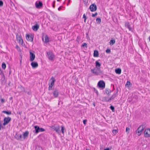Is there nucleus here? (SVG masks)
<instances>
[{
	"instance_id": "obj_1",
	"label": "nucleus",
	"mask_w": 150,
	"mask_h": 150,
	"mask_svg": "<svg viewBox=\"0 0 150 150\" xmlns=\"http://www.w3.org/2000/svg\"><path fill=\"white\" fill-rule=\"evenodd\" d=\"M145 127L143 125H141L138 127L136 131V133L138 136H140L142 134Z\"/></svg>"
},
{
	"instance_id": "obj_2",
	"label": "nucleus",
	"mask_w": 150,
	"mask_h": 150,
	"mask_svg": "<svg viewBox=\"0 0 150 150\" xmlns=\"http://www.w3.org/2000/svg\"><path fill=\"white\" fill-rule=\"evenodd\" d=\"M97 86H98L99 88H101L102 89H103L105 88V84L103 81L100 80L98 82Z\"/></svg>"
},
{
	"instance_id": "obj_3",
	"label": "nucleus",
	"mask_w": 150,
	"mask_h": 150,
	"mask_svg": "<svg viewBox=\"0 0 150 150\" xmlns=\"http://www.w3.org/2000/svg\"><path fill=\"white\" fill-rule=\"evenodd\" d=\"M34 128L35 130V133L36 134H37L40 132H43L45 131L44 129L42 128H40L38 126H35Z\"/></svg>"
},
{
	"instance_id": "obj_4",
	"label": "nucleus",
	"mask_w": 150,
	"mask_h": 150,
	"mask_svg": "<svg viewBox=\"0 0 150 150\" xmlns=\"http://www.w3.org/2000/svg\"><path fill=\"white\" fill-rule=\"evenodd\" d=\"M91 72L95 75H98L100 73V69L96 68H95L91 69Z\"/></svg>"
},
{
	"instance_id": "obj_5",
	"label": "nucleus",
	"mask_w": 150,
	"mask_h": 150,
	"mask_svg": "<svg viewBox=\"0 0 150 150\" xmlns=\"http://www.w3.org/2000/svg\"><path fill=\"white\" fill-rule=\"evenodd\" d=\"M49 59L51 61H53L54 56L53 53L50 51L47 52Z\"/></svg>"
},
{
	"instance_id": "obj_6",
	"label": "nucleus",
	"mask_w": 150,
	"mask_h": 150,
	"mask_svg": "<svg viewBox=\"0 0 150 150\" xmlns=\"http://www.w3.org/2000/svg\"><path fill=\"white\" fill-rule=\"evenodd\" d=\"M11 118L10 117H5L4 119V122L3 124V125H5L7 124L11 120Z\"/></svg>"
},
{
	"instance_id": "obj_7",
	"label": "nucleus",
	"mask_w": 150,
	"mask_h": 150,
	"mask_svg": "<svg viewBox=\"0 0 150 150\" xmlns=\"http://www.w3.org/2000/svg\"><path fill=\"white\" fill-rule=\"evenodd\" d=\"M89 8L91 11L93 12L95 11L97 9V6L95 4H93L90 5Z\"/></svg>"
},
{
	"instance_id": "obj_8",
	"label": "nucleus",
	"mask_w": 150,
	"mask_h": 150,
	"mask_svg": "<svg viewBox=\"0 0 150 150\" xmlns=\"http://www.w3.org/2000/svg\"><path fill=\"white\" fill-rule=\"evenodd\" d=\"M144 134L145 137H150V129H146L145 130Z\"/></svg>"
},
{
	"instance_id": "obj_9",
	"label": "nucleus",
	"mask_w": 150,
	"mask_h": 150,
	"mask_svg": "<svg viewBox=\"0 0 150 150\" xmlns=\"http://www.w3.org/2000/svg\"><path fill=\"white\" fill-rule=\"evenodd\" d=\"M52 129H54L57 133L59 134L60 132V127L59 126H53Z\"/></svg>"
},
{
	"instance_id": "obj_10",
	"label": "nucleus",
	"mask_w": 150,
	"mask_h": 150,
	"mask_svg": "<svg viewBox=\"0 0 150 150\" xmlns=\"http://www.w3.org/2000/svg\"><path fill=\"white\" fill-rule=\"evenodd\" d=\"M26 38L27 40L30 42H32L33 40V38L32 35H26Z\"/></svg>"
},
{
	"instance_id": "obj_11",
	"label": "nucleus",
	"mask_w": 150,
	"mask_h": 150,
	"mask_svg": "<svg viewBox=\"0 0 150 150\" xmlns=\"http://www.w3.org/2000/svg\"><path fill=\"white\" fill-rule=\"evenodd\" d=\"M118 92V90H117L116 93L115 92L111 96V97L108 100V101H109L111 100H113L117 96V93Z\"/></svg>"
},
{
	"instance_id": "obj_12",
	"label": "nucleus",
	"mask_w": 150,
	"mask_h": 150,
	"mask_svg": "<svg viewBox=\"0 0 150 150\" xmlns=\"http://www.w3.org/2000/svg\"><path fill=\"white\" fill-rule=\"evenodd\" d=\"M30 60L31 61H33L35 59V56L33 53L30 52Z\"/></svg>"
},
{
	"instance_id": "obj_13",
	"label": "nucleus",
	"mask_w": 150,
	"mask_h": 150,
	"mask_svg": "<svg viewBox=\"0 0 150 150\" xmlns=\"http://www.w3.org/2000/svg\"><path fill=\"white\" fill-rule=\"evenodd\" d=\"M39 28V26L38 24H36L35 25L32 27V29L34 31H37Z\"/></svg>"
},
{
	"instance_id": "obj_14",
	"label": "nucleus",
	"mask_w": 150,
	"mask_h": 150,
	"mask_svg": "<svg viewBox=\"0 0 150 150\" xmlns=\"http://www.w3.org/2000/svg\"><path fill=\"white\" fill-rule=\"evenodd\" d=\"M138 97L137 96L134 95L133 96V98L132 99V103H134L137 102L138 101Z\"/></svg>"
},
{
	"instance_id": "obj_15",
	"label": "nucleus",
	"mask_w": 150,
	"mask_h": 150,
	"mask_svg": "<svg viewBox=\"0 0 150 150\" xmlns=\"http://www.w3.org/2000/svg\"><path fill=\"white\" fill-rule=\"evenodd\" d=\"M31 65L33 68H35L38 67V63L36 62H32Z\"/></svg>"
},
{
	"instance_id": "obj_16",
	"label": "nucleus",
	"mask_w": 150,
	"mask_h": 150,
	"mask_svg": "<svg viewBox=\"0 0 150 150\" xmlns=\"http://www.w3.org/2000/svg\"><path fill=\"white\" fill-rule=\"evenodd\" d=\"M35 6L37 8H40L42 6V4L41 2L39 1L38 3L36 2L35 3Z\"/></svg>"
},
{
	"instance_id": "obj_17",
	"label": "nucleus",
	"mask_w": 150,
	"mask_h": 150,
	"mask_svg": "<svg viewBox=\"0 0 150 150\" xmlns=\"http://www.w3.org/2000/svg\"><path fill=\"white\" fill-rule=\"evenodd\" d=\"M53 94L55 98H57L58 96L59 92L58 90H54L53 92Z\"/></svg>"
},
{
	"instance_id": "obj_18",
	"label": "nucleus",
	"mask_w": 150,
	"mask_h": 150,
	"mask_svg": "<svg viewBox=\"0 0 150 150\" xmlns=\"http://www.w3.org/2000/svg\"><path fill=\"white\" fill-rule=\"evenodd\" d=\"M29 134V132L28 131L25 132L23 134V137L24 139L28 137Z\"/></svg>"
},
{
	"instance_id": "obj_19",
	"label": "nucleus",
	"mask_w": 150,
	"mask_h": 150,
	"mask_svg": "<svg viewBox=\"0 0 150 150\" xmlns=\"http://www.w3.org/2000/svg\"><path fill=\"white\" fill-rule=\"evenodd\" d=\"M101 66V64L98 61L96 62V68L100 69Z\"/></svg>"
},
{
	"instance_id": "obj_20",
	"label": "nucleus",
	"mask_w": 150,
	"mask_h": 150,
	"mask_svg": "<svg viewBox=\"0 0 150 150\" xmlns=\"http://www.w3.org/2000/svg\"><path fill=\"white\" fill-rule=\"evenodd\" d=\"M130 25V24L128 22L126 23L125 24V26L127 27L129 30H132V28Z\"/></svg>"
},
{
	"instance_id": "obj_21",
	"label": "nucleus",
	"mask_w": 150,
	"mask_h": 150,
	"mask_svg": "<svg viewBox=\"0 0 150 150\" xmlns=\"http://www.w3.org/2000/svg\"><path fill=\"white\" fill-rule=\"evenodd\" d=\"M121 70L120 69L118 68L115 70V72L118 74H120L121 73Z\"/></svg>"
},
{
	"instance_id": "obj_22",
	"label": "nucleus",
	"mask_w": 150,
	"mask_h": 150,
	"mask_svg": "<svg viewBox=\"0 0 150 150\" xmlns=\"http://www.w3.org/2000/svg\"><path fill=\"white\" fill-rule=\"evenodd\" d=\"M50 81H51V83L54 85V82L55 81V79L54 77H52L50 79Z\"/></svg>"
},
{
	"instance_id": "obj_23",
	"label": "nucleus",
	"mask_w": 150,
	"mask_h": 150,
	"mask_svg": "<svg viewBox=\"0 0 150 150\" xmlns=\"http://www.w3.org/2000/svg\"><path fill=\"white\" fill-rule=\"evenodd\" d=\"M42 39H43V41H44L43 38ZM49 41V40L48 37L47 35H45V41H44V42L45 43H47V42H48Z\"/></svg>"
},
{
	"instance_id": "obj_24",
	"label": "nucleus",
	"mask_w": 150,
	"mask_h": 150,
	"mask_svg": "<svg viewBox=\"0 0 150 150\" xmlns=\"http://www.w3.org/2000/svg\"><path fill=\"white\" fill-rule=\"evenodd\" d=\"M98 52L97 50L94 51L93 56L94 57H98Z\"/></svg>"
},
{
	"instance_id": "obj_25",
	"label": "nucleus",
	"mask_w": 150,
	"mask_h": 150,
	"mask_svg": "<svg viewBox=\"0 0 150 150\" xmlns=\"http://www.w3.org/2000/svg\"><path fill=\"white\" fill-rule=\"evenodd\" d=\"M19 88L21 89V92H26L25 91V89L24 87L21 86L20 87H19Z\"/></svg>"
},
{
	"instance_id": "obj_26",
	"label": "nucleus",
	"mask_w": 150,
	"mask_h": 150,
	"mask_svg": "<svg viewBox=\"0 0 150 150\" xmlns=\"http://www.w3.org/2000/svg\"><path fill=\"white\" fill-rule=\"evenodd\" d=\"M2 112L8 115H11V111H2Z\"/></svg>"
},
{
	"instance_id": "obj_27",
	"label": "nucleus",
	"mask_w": 150,
	"mask_h": 150,
	"mask_svg": "<svg viewBox=\"0 0 150 150\" xmlns=\"http://www.w3.org/2000/svg\"><path fill=\"white\" fill-rule=\"evenodd\" d=\"M105 92L108 95H109L111 93V91L109 89H106L105 90Z\"/></svg>"
},
{
	"instance_id": "obj_28",
	"label": "nucleus",
	"mask_w": 150,
	"mask_h": 150,
	"mask_svg": "<svg viewBox=\"0 0 150 150\" xmlns=\"http://www.w3.org/2000/svg\"><path fill=\"white\" fill-rule=\"evenodd\" d=\"M115 40H110V45H113L115 43Z\"/></svg>"
},
{
	"instance_id": "obj_29",
	"label": "nucleus",
	"mask_w": 150,
	"mask_h": 150,
	"mask_svg": "<svg viewBox=\"0 0 150 150\" xmlns=\"http://www.w3.org/2000/svg\"><path fill=\"white\" fill-rule=\"evenodd\" d=\"M54 85L51 83L49 85V87H48V90H52V87Z\"/></svg>"
},
{
	"instance_id": "obj_30",
	"label": "nucleus",
	"mask_w": 150,
	"mask_h": 150,
	"mask_svg": "<svg viewBox=\"0 0 150 150\" xmlns=\"http://www.w3.org/2000/svg\"><path fill=\"white\" fill-rule=\"evenodd\" d=\"M16 138L17 139L21 140L22 138V135L19 134L17 136V137H16Z\"/></svg>"
},
{
	"instance_id": "obj_31",
	"label": "nucleus",
	"mask_w": 150,
	"mask_h": 150,
	"mask_svg": "<svg viewBox=\"0 0 150 150\" xmlns=\"http://www.w3.org/2000/svg\"><path fill=\"white\" fill-rule=\"evenodd\" d=\"M96 21L97 23L98 24H100V23L101 22V20L100 18H98L96 19Z\"/></svg>"
},
{
	"instance_id": "obj_32",
	"label": "nucleus",
	"mask_w": 150,
	"mask_h": 150,
	"mask_svg": "<svg viewBox=\"0 0 150 150\" xmlns=\"http://www.w3.org/2000/svg\"><path fill=\"white\" fill-rule=\"evenodd\" d=\"M16 38H17V40H19L20 43L21 42V41L22 42H23V40L21 38V37H20V36H18V37L17 36Z\"/></svg>"
},
{
	"instance_id": "obj_33",
	"label": "nucleus",
	"mask_w": 150,
	"mask_h": 150,
	"mask_svg": "<svg viewBox=\"0 0 150 150\" xmlns=\"http://www.w3.org/2000/svg\"><path fill=\"white\" fill-rule=\"evenodd\" d=\"M6 64L4 62L2 64V68L3 69H4L6 68Z\"/></svg>"
},
{
	"instance_id": "obj_34",
	"label": "nucleus",
	"mask_w": 150,
	"mask_h": 150,
	"mask_svg": "<svg viewBox=\"0 0 150 150\" xmlns=\"http://www.w3.org/2000/svg\"><path fill=\"white\" fill-rule=\"evenodd\" d=\"M117 132H118L117 130L114 129V130H113V131H112V133L115 135H116L117 134Z\"/></svg>"
},
{
	"instance_id": "obj_35",
	"label": "nucleus",
	"mask_w": 150,
	"mask_h": 150,
	"mask_svg": "<svg viewBox=\"0 0 150 150\" xmlns=\"http://www.w3.org/2000/svg\"><path fill=\"white\" fill-rule=\"evenodd\" d=\"M61 131L62 132L63 134H64V127L62 126H61Z\"/></svg>"
},
{
	"instance_id": "obj_36",
	"label": "nucleus",
	"mask_w": 150,
	"mask_h": 150,
	"mask_svg": "<svg viewBox=\"0 0 150 150\" xmlns=\"http://www.w3.org/2000/svg\"><path fill=\"white\" fill-rule=\"evenodd\" d=\"M83 47H85L86 48L87 47V44L86 43H83L82 45Z\"/></svg>"
},
{
	"instance_id": "obj_37",
	"label": "nucleus",
	"mask_w": 150,
	"mask_h": 150,
	"mask_svg": "<svg viewBox=\"0 0 150 150\" xmlns=\"http://www.w3.org/2000/svg\"><path fill=\"white\" fill-rule=\"evenodd\" d=\"M110 108L112 110V111L113 112L114 111L115 108H114V107L113 106H112V105L110 107Z\"/></svg>"
},
{
	"instance_id": "obj_38",
	"label": "nucleus",
	"mask_w": 150,
	"mask_h": 150,
	"mask_svg": "<svg viewBox=\"0 0 150 150\" xmlns=\"http://www.w3.org/2000/svg\"><path fill=\"white\" fill-rule=\"evenodd\" d=\"M83 18H84V22H86V20L87 19V18L86 17L85 15V14H84L83 15Z\"/></svg>"
},
{
	"instance_id": "obj_39",
	"label": "nucleus",
	"mask_w": 150,
	"mask_h": 150,
	"mask_svg": "<svg viewBox=\"0 0 150 150\" xmlns=\"http://www.w3.org/2000/svg\"><path fill=\"white\" fill-rule=\"evenodd\" d=\"M106 52L107 53H109L111 51L110 49H107L106 50Z\"/></svg>"
},
{
	"instance_id": "obj_40",
	"label": "nucleus",
	"mask_w": 150,
	"mask_h": 150,
	"mask_svg": "<svg viewBox=\"0 0 150 150\" xmlns=\"http://www.w3.org/2000/svg\"><path fill=\"white\" fill-rule=\"evenodd\" d=\"M93 89H94V91L95 92L96 94L98 95V91L95 88H93Z\"/></svg>"
},
{
	"instance_id": "obj_41",
	"label": "nucleus",
	"mask_w": 150,
	"mask_h": 150,
	"mask_svg": "<svg viewBox=\"0 0 150 150\" xmlns=\"http://www.w3.org/2000/svg\"><path fill=\"white\" fill-rule=\"evenodd\" d=\"M3 2L1 1L0 0V6L1 7L3 6Z\"/></svg>"
},
{
	"instance_id": "obj_42",
	"label": "nucleus",
	"mask_w": 150,
	"mask_h": 150,
	"mask_svg": "<svg viewBox=\"0 0 150 150\" xmlns=\"http://www.w3.org/2000/svg\"><path fill=\"white\" fill-rule=\"evenodd\" d=\"M130 130V129L128 127H127L126 129V132H129Z\"/></svg>"
},
{
	"instance_id": "obj_43",
	"label": "nucleus",
	"mask_w": 150,
	"mask_h": 150,
	"mask_svg": "<svg viewBox=\"0 0 150 150\" xmlns=\"http://www.w3.org/2000/svg\"><path fill=\"white\" fill-rule=\"evenodd\" d=\"M97 12L95 14H92V16L93 17H94L95 16H96L97 15Z\"/></svg>"
},
{
	"instance_id": "obj_44",
	"label": "nucleus",
	"mask_w": 150,
	"mask_h": 150,
	"mask_svg": "<svg viewBox=\"0 0 150 150\" xmlns=\"http://www.w3.org/2000/svg\"><path fill=\"white\" fill-rule=\"evenodd\" d=\"M1 102L2 103H4L5 102L4 100V99L2 98L1 99Z\"/></svg>"
},
{
	"instance_id": "obj_45",
	"label": "nucleus",
	"mask_w": 150,
	"mask_h": 150,
	"mask_svg": "<svg viewBox=\"0 0 150 150\" xmlns=\"http://www.w3.org/2000/svg\"><path fill=\"white\" fill-rule=\"evenodd\" d=\"M83 1L84 2V4H86L88 2V0H83Z\"/></svg>"
},
{
	"instance_id": "obj_46",
	"label": "nucleus",
	"mask_w": 150,
	"mask_h": 150,
	"mask_svg": "<svg viewBox=\"0 0 150 150\" xmlns=\"http://www.w3.org/2000/svg\"><path fill=\"white\" fill-rule=\"evenodd\" d=\"M130 82L129 81H127L126 84V85H130Z\"/></svg>"
},
{
	"instance_id": "obj_47",
	"label": "nucleus",
	"mask_w": 150,
	"mask_h": 150,
	"mask_svg": "<svg viewBox=\"0 0 150 150\" xmlns=\"http://www.w3.org/2000/svg\"><path fill=\"white\" fill-rule=\"evenodd\" d=\"M87 122V120H83V123L84 124H86V122Z\"/></svg>"
},
{
	"instance_id": "obj_48",
	"label": "nucleus",
	"mask_w": 150,
	"mask_h": 150,
	"mask_svg": "<svg viewBox=\"0 0 150 150\" xmlns=\"http://www.w3.org/2000/svg\"><path fill=\"white\" fill-rule=\"evenodd\" d=\"M27 93L28 95H30L31 94V92L30 91H28Z\"/></svg>"
},
{
	"instance_id": "obj_49",
	"label": "nucleus",
	"mask_w": 150,
	"mask_h": 150,
	"mask_svg": "<svg viewBox=\"0 0 150 150\" xmlns=\"http://www.w3.org/2000/svg\"><path fill=\"white\" fill-rule=\"evenodd\" d=\"M3 74V73L2 71H1V69H0V74Z\"/></svg>"
},
{
	"instance_id": "obj_50",
	"label": "nucleus",
	"mask_w": 150,
	"mask_h": 150,
	"mask_svg": "<svg viewBox=\"0 0 150 150\" xmlns=\"http://www.w3.org/2000/svg\"><path fill=\"white\" fill-rule=\"evenodd\" d=\"M128 100L129 103H130L131 102V101H132V100H131V99H130L129 98L128 99Z\"/></svg>"
},
{
	"instance_id": "obj_51",
	"label": "nucleus",
	"mask_w": 150,
	"mask_h": 150,
	"mask_svg": "<svg viewBox=\"0 0 150 150\" xmlns=\"http://www.w3.org/2000/svg\"><path fill=\"white\" fill-rule=\"evenodd\" d=\"M70 0H68V3H67V6L69 4V3H70Z\"/></svg>"
},
{
	"instance_id": "obj_52",
	"label": "nucleus",
	"mask_w": 150,
	"mask_h": 150,
	"mask_svg": "<svg viewBox=\"0 0 150 150\" xmlns=\"http://www.w3.org/2000/svg\"><path fill=\"white\" fill-rule=\"evenodd\" d=\"M61 9V7H59V8H58V10L59 11H60Z\"/></svg>"
},
{
	"instance_id": "obj_53",
	"label": "nucleus",
	"mask_w": 150,
	"mask_h": 150,
	"mask_svg": "<svg viewBox=\"0 0 150 150\" xmlns=\"http://www.w3.org/2000/svg\"><path fill=\"white\" fill-rule=\"evenodd\" d=\"M1 125H0V130H1Z\"/></svg>"
},
{
	"instance_id": "obj_54",
	"label": "nucleus",
	"mask_w": 150,
	"mask_h": 150,
	"mask_svg": "<svg viewBox=\"0 0 150 150\" xmlns=\"http://www.w3.org/2000/svg\"><path fill=\"white\" fill-rule=\"evenodd\" d=\"M149 41L150 42V36L149 37Z\"/></svg>"
},
{
	"instance_id": "obj_55",
	"label": "nucleus",
	"mask_w": 150,
	"mask_h": 150,
	"mask_svg": "<svg viewBox=\"0 0 150 150\" xmlns=\"http://www.w3.org/2000/svg\"><path fill=\"white\" fill-rule=\"evenodd\" d=\"M4 128L1 125V128Z\"/></svg>"
},
{
	"instance_id": "obj_56",
	"label": "nucleus",
	"mask_w": 150,
	"mask_h": 150,
	"mask_svg": "<svg viewBox=\"0 0 150 150\" xmlns=\"http://www.w3.org/2000/svg\"><path fill=\"white\" fill-rule=\"evenodd\" d=\"M53 8H54V5H53Z\"/></svg>"
},
{
	"instance_id": "obj_57",
	"label": "nucleus",
	"mask_w": 150,
	"mask_h": 150,
	"mask_svg": "<svg viewBox=\"0 0 150 150\" xmlns=\"http://www.w3.org/2000/svg\"><path fill=\"white\" fill-rule=\"evenodd\" d=\"M86 150H89V149H86Z\"/></svg>"
},
{
	"instance_id": "obj_58",
	"label": "nucleus",
	"mask_w": 150,
	"mask_h": 150,
	"mask_svg": "<svg viewBox=\"0 0 150 150\" xmlns=\"http://www.w3.org/2000/svg\"><path fill=\"white\" fill-rule=\"evenodd\" d=\"M57 1H59V0H57Z\"/></svg>"
}]
</instances>
